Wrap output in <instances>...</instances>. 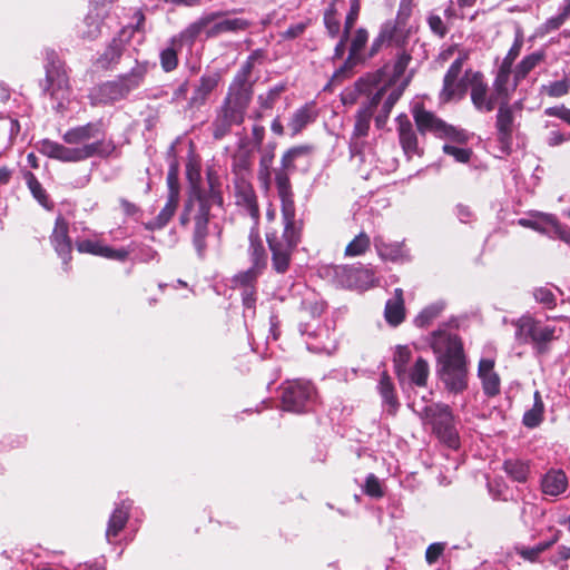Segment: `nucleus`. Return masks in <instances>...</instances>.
Wrapping results in <instances>:
<instances>
[{
    "label": "nucleus",
    "mask_w": 570,
    "mask_h": 570,
    "mask_svg": "<svg viewBox=\"0 0 570 570\" xmlns=\"http://www.w3.org/2000/svg\"><path fill=\"white\" fill-rule=\"evenodd\" d=\"M316 118L317 110L314 102L305 104L296 109L288 121V128L292 135L295 136L299 134L306 126L314 122Z\"/></svg>",
    "instance_id": "bb28decb"
},
{
    "label": "nucleus",
    "mask_w": 570,
    "mask_h": 570,
    "mask_svg": "<svg viewBox=\"0 0 570 570\" xmlns=\"http://www.w3.org/2000/svg\"><path fill=\"white\" fill-rule=\"evenodd\" d=\"M513 127V106H510L509 100H502L498 107L495 128L498 132V140L503 146L508 147L511 145Z\"/></svg>",
    "instance_id": "6ab92c4d"
},
{
    "label": "nucleus",
    "mask_w": 570,
    "mask_h": 570,
    "mask_svg": "<svg viewBox=\"0 0 570 570\" xmlns=\"http://www.w3.org/2000/svg\"><path fill=\"white\" fill-rule=\"evenodd\" d=\"M560 539V531H556L552 537L543 542H539L533 547H520L517 548L518 554L527 561L535 562L538 561L540 554L552 547Z\"/></svg>",
    "instance_id": "79ce46f5"
},
{
    "label": "nucleus",
    "mask_w": 570,
    "mask_h": 570,
    "mask_svg": "<svg viewBox=\"0 0 570 570\" xmlns=\"http://www.w3.org/2000/svg\"><path fill=\"white\" fill-rule=\"evenodd\" d=\"M350 2H351L350 12L347 13L346 19H345V32L346 33H348L350 30L355 24L358 13H360V9H361V0H350Z\"/></svg>",
    "instance_id": "338daca9"
},
{
    "label": "nucleus",
    "mask_w": 570,
    "mask_h": 570,
    "mask_svg": "<svg viewBox=\"0 0 570 570\" xmlns=\"http://www.w3.org/2000/svg\"><path fill=\"white\" fill-rule=\"evenodd\" d=\"M285 86L284 85H276L275 87L271 88L267 92L261 94L257 97V102L259 105V108L262 110H268L272 109L275 105V102L278 100L281 94L284 91Z\"/></svg>",
    "instance_id": "3c124183"
},
{
    "label": "nucleus",
    "mask_w": 570,
    "mask_h": 570,
    "mask_svg": "<svg viewBox=\"0 0 570 570\" xmlns=\"http://www.w3.org/2000/svg\"><path fill=\"white\" fill-rule=\"evenodd\" d=\"M478 375L482 381L483 391L488 396H494L500 393V377L494 372L493 358L480 360Z\"/></svg>",
    "instance_id": "b1692460"
},
{
    "label": "nucleus",
    "mask_w": 570,
    "mask_h": 570,
    "mask_svg": "<svg viewBox=\"0 0 570 570\" xmlns=\"http://www.w3.org/2000/svg\"><path fill=\"white\" fill-rule=\"evenodd\" d=\"M411 0H401L395 20L386 21L381 28V40H387V45L403 47L411 33L409 18L411 16Z\"/></svg>",
    "instance_id": "2eb2a0df"
},
{
    "label": "nucleus",
    "mask_w": 570,
    "mask_h": 570,
    "mask_svg": "<svg viewBox=\"0 0 570 570\" xmlns=\"http://www.w3.org/2000/svg\"><path fill=\"white\" fill-rule=\"evenodd\" d=\"M129 503L121 502L111 513L106 530V538L108 541H110L111 538L117 537L125 528L129 517Z\"/></svg>",
    "instance_id": "473e14b6"
},
{
    "label": "nucleus",
    "mask_w": 570,
    "mask_h": 570,
    "mask_svg": "<svg viewBox=\"0 0 570 570\" xmlns=\"http://www.w3.org/2000/svg\"><path fill=\"white\" fill-rule=\"evenodd\" d=\"M312 151L313 148L308 145L292 147L282 156L281 166L293 173L297 168V161L307 159Z\"/></svg>",
    "instance_id": "a19ab883"
},
{
    "label": "nucleus",
    "mask_w": 570,
    "mask_h": 570,
    "mask_svg": "<svg viewBox=\"0 0 570 570\" xmlns=\"http://www.w3.org/2000/svg\"><path fill=\"white\" fill-rule=\"evenodd\" d=\"M511 72L497 70L492 87L497 95L502 97V100H509L511 94L517 89L520 80H515V73L511 78Z\"/></svg>",
    "instance_id": "58836bf2"
},
{
    "label": "nucleus",
    "mask_w": 570,
    "mask_h": 570,
    "mask_svg": "<svg viewBox=\"0 0 570 570\" xmlns=\"http://www.w3.org/2000/svg\"><path fill=\"white\" fill-rule=\"evenodd\" d=\"M380 77V72H374L360 78L353 89L345 90L342 94V102L344 105H353L361 94L367 95L371 99L377 89L382 87Z\"/></svg>",
    "instance_id": "412c9836"
},
{
    "label": "nucleus",
    "mask_w": 570,
    "mask_h": 570,
    "mask_svg": "<svg viewBox=\"0 0 570 570\" xmlns=\"http://www.w3.org/2000/svg\"><path fill=\"white\" fill-rule=\"evenodd\" d=\"M377 390L382 397L383 407L390 414L394 415L399 409L400 403L395 394L394 384L386 372L381 374Z\"/></svg>",
    "instance_id": "7c9ffc66"
},
{
    "label": "nucleus",
    "mask_w": 570,
    "mask_h": 570,
    "mask_svg": "<svg viewBox=\"0 0 570 570\" xmlns=\"http://www.w3.org/2000/svg\"><path fill=\"white\" fill-rule=\"evenodd\" d=\"M569 16H570V1H568V4L563 8L562 12H560L558 16L549 18L544 22V24H543L544 31L550 32V31L559 29L564 23V21L568 19Z\"/></svg>",
    "instance_id": "680f3d73"
},
{
    "label": "nucleus",
    "mask_w": 570,
    "mask_h": 570,
    "mask_svg": "<svg viewBox=\"0 0 570 570\" xmlns=\"http://www.w3.org/2000/svg\"><path fill=\"white\" fill-rule=\"evenodd\" d=\"M148 62H136L131 70L117 79L94 87L89 92L92 106L109 105L122 100L138 89L148 72Z\"/></svg>",
    "instance_id": "20e7f679"
},
{
    "label": "nucleus",
    "mask_w": 570,
    "mask_h": 570,
    "mask_svg": "<svg viewBox=\"0 0 570 570\" xmlns=\"http://www.w3.org/2000/svg\"><path fill=\"white\" fill-rule=\"evenodd\" d=\"M274 156L273 149L264 150L259 159L258 179L265 187H268L271 183Z\"/></svg>",
    "instance_id": "09e8293b"
},
{
    "label": "nucleus",
    "mask_w": 570,
    "mask_h": 570,
    "mask_svg": "<svg viewBox=\"0 0 570 570\" xmlns=\"http://www.w3.org/2000/svg\"><path fill=\"white\" fill-rule=\"evenodd\" d=\"M315 391L307 381H289L283 387L282 403L285 411L301 413L308 410L314 401Z\"/></svg>",
    "instance_id": "dca6fc26"
},
{
    "label": "nucleus",
    "mask_w": 570,
    "mask_h": 570,
    "mask_svg": "<svg viewBox=\"0 0 570 570\" xmlns=\"http://www.w3.org/2000/svg\"><path fill=\"white\" fill-rule=\"evenodd\" d=\"M544 115L550 117H557L567 122L568 125H570V109L563 105L546 108Z\"/></svg>",
    "instance_id": "774afa93"
},
{
    "label": "nucleus",
    "mask_w": 570,
    "mask_h": 570,
    "mask_svg": "<svg viewBox=\"0 0 570 570\" xmlns=\"http://www.w3.org/2000/svg\"><path fill=\"white\" fill-rule=\"evenodd\" d=\"M124 51V41L121 38H114L107 46L104 53L97 59L96 63L107 69L114 65H117L121 58Z\"/></svg>",
    "instance_id": "ea45409f"
},
{
    "label": "nucleus",
    "mask_w": 570,
    "mask_h": 570,
    "mask_svg": "<svg viewBox=\"0 0 570 570\" xmlns=\"http://www.w3.org/2000/svg\"><path fill=\"white\" fill-rule=\"evenodd\" d=\"M410 360V348L407 346H399L394 353L393 362L395 372L400 379L406 373V365Z\"/></svg>",
    "instance_id": "603ef678"
},
{
    "label": "nucleus",
    "mask_w": 570,
    "mask_h": 570,
    "mask_svg": "<svg viewBox=\"0 0 570 570\" xmlns=\"http://www.w3.org/2000/svg\"><path fill=\"white\" fill-rule=\"evenodd\" d=\"M504 471L518 482H524L529 474L528 463L520 460H507L503 464Z\"/></svg>",
    "instance_id": "49530a36"
},
{
    "label": "nucleus",
    "mask_w": 570,
    "mask_h": 570,
    "mask_svg": "<svg viewBox=\"0 0 570 570\" xmlns=\"http://www.w3.org/2000/svg\"><path fill=\"white\" fill-rule=\"evenodd\" d=\"M386 91V85L380 87L377 91L363 104L355 115V124L353 134L351 137V150L352 153L361 151V139L367 137L370 131L371 121L373 118L374 110L383 99V94Z\"/></svg>",
    "instance_id": "ddd939ff"
},
{
    "label": "nucleus",
    "mask_w": 570,
    "mask_h": 570,
    "mask_svg": "<svg viewBox=\"0 0 570 570\" xmlns=\"http://www.w3.org/2000/svg\"><path fill=\"white\" fill-rule=\"evenodd\" d=\"M384 316L386 322L392 326H397L403 322L405 317V306L403 291L401 288H395L394 297L386 302Z\"/></svg>",
    "instance_id": "2f4dec72"
},
{
    "label": "nucleus",
    "mask_w": 570,
    "mask_h": 570,
    "mask_svg": "<svg viewBox=\"0 0 570 570\" xmlns=\"http://www.w3.org/2000/svg\"><path fill=\"white\" fill-rule=\"evenodd\" d=\"M210 207L202 190L194 186L184 204L179 216L181 226L194 222L193 245L199 258H204L207 250V236Z\"/></svg>",
    "instance_id": "39448f33"
},
{
    "label": "nucleus",
    "mask_w": 570,
    "mask_h": 570,
    "mask_svg": "<svg viewBox=\"0 0 570 570\" xmlns=\"http://www.w3.org/2000/svg\"><path fill=\"white\" fill-rule=\"evenodd\" d=\"M248 106L232 97H225L212 122L213 137L217 140L223 139L230 132L233 126L242 125Z\"/></svg>",
    "instance_id": "9d476101"
},
{
    "label": "nucleus",
    "mask_w": 570,
    "mask_h": 570,
    "mask_svg": "<svg viewBox=\"0 0 570 570\" xmlns=\"http://www.w3.org/2000/svg\"><path fill=\"white\" fill-rule=\"evenodd\" d=\"M465 60L466 55L459 56L448 69L443 79V88L440 92V100L442 102H449L453 99H462L468 88H470L468 70L463 77H460Z\"/></svg>",
    "instance_id": "4468645a"
},
{
    "label": "nucleus",
    "mask_w": 570,
    "mask_h": 570,
    "mask_svg": "<svg viewBox=\"0 0 570 570\" xmlns=\"http://www.w3.org/2000/svg\"><path fill=\"white\" fill-rule=\"evenodd\" d=\"M364 492L372 498H382L383 490L380 480L374 474H368L364 485Z\"/></svg>",
    "instance_id": "0e129e2a"
},
{
    "label": "nucleus",
    "mask_w": 570,
    "mask_h": 570,
    "mask_svg": "<svg viewBox=\"0 0 570 570\" xmlns=\"http://www.w3.org/2000/svg\"><path fill=\"white\" fill-rule=\"evenodd\" d=\"M411 407L420 416L424 424L432 426L439 440L451 449L459 446V433L454 416L449 405L441 403L424 404L413 402Z\"/></svg>",
    "instance_id": "423d86ee"
},
{
    "label": "nucleus",
    "mask_w": 570,
    "mask_h": 570,
    "mask_svg": "<svg viewBox=\"0 0 570 570\" xmlns=\"http://www.w3.org/2000/svg\"><path fill=\"white\" fill-rule=\"evenodd\" d=\"M374 246L383 259L392 262L409 259V250L403 243H386L382 237H375Z\"/></svg>",
    "instance_id": "c756f323"
},
{
    "label": "nucleus",
    "mask_w": 570,
    "mask_h": 570,
    "mask_svg": "<svg viewBox=\"0 0 570 570\" xmlns=\"http://www.w3.org/2000/svg\"><path fill=\"white\" fill-rule=\"evenodd\" d=\"M411 60V56L405 52L404 50L397 53L396 61L393 66V73L390 77H386V68L384 70H379L381 77V86L386 85V88H393L397 87L396 82L400 80V78L403 76L405 69L407 68V65Z\"/></svg>",
    "instance_id": "e433bc0d"
},
{
    "label": "nucleus",
    "mask_w": 570,
    "mask_h": 570,
    "mask_svg": "<svg viewBox=\"0 0 570 570\" xmlns=\"http://www.w3.org/2000/svg\"><path fill=\"white\" fill-rule=\"evenodd\" d=\"M248 252H249L252 265L257 266L263 269L266 265V253H265L263 243H262L257 232H255V230H252L249 234Z\"/></svg>",
    "instance_id": "c03bdc74"
},
{
    "label": "nucleus",
    "mask_w": 570,
    "mask_h": 570,
    "mask_svg": "<svg viewBox=\"0 0 570 570\" xmlns=\"http://www.w3.org/2000/svg\"><path fill=\"white\" fill-rule=\"evenodd\" d=\"M533 297L538 303L544 305L547 308H553L556 306V296L549 287L542 286L534 288Z\"/></svg>",
    "instance_id": "052dcab7"
},
{
    "label": "nucleus",
    "mask_w": 570,
    "mask_h": 570,
    "mask_svg": "<svg viewBox=\"0 0 570 570\" xmlns=\"http://www.w3.org/2000/svg\"><path fill=\"white\" fill-rule=\"evenodd\" d=\"M405 85L406 83L403 82L401 85H397V87H387V90L383 94V98L385 96L386 98L383 102L380 114L375 117L376 127L382 128L385 125L392 108L402 96Z\"/></svg>",
    "instance_id": "72a5a7b5"
},
{
    "label": "nucleus",
    "mask_w": 570,
    "mask_h": 570,
    "mask_svg": "<svg viewBox=\"0 0 570 570\" xmlns=\"http://www.w3.org/2000/svg\"><path fill=\"white\" fill-rule=\"evenodd\" d=\"M568 488V478L561 470L548 471L541 480V490L546 495L558 497Z\"/></svg>",
    "instance_id": "c85d7f7f"
},
{
    "label": "nucleus",
    "mask_w": 570,
    "mask_h": 570,
    "mask_svg": "<svg viewBox=\"0 0 570 570\" xmlns=\"http://www.w3.org/2000/svg\"><path fill=\"white\" fill-rule=\"evenodd\" d=\"M292 171L285 169L284 167L279 166L275 170V183L277 187L278 194L286 195V193H291V183H289V175Z\"/></svg>",
    "instance_id": "13d9d810"
},
{
    "label": "nucleus",
    "mask_w": 570,
    "mask_h": 570,
    "mask_svg": "<svg viewBox=\"0 0 570 570\" xmlns=\"http://www.w3.org/2000/svg\"><path fill=\"white\" fill-rule=\"evenodd\" d=\"M533 405L532 407L527 411L523 415V424L528 428H535L538 426L543 417L544 412V404L541 399L540 392L535 391L533 395Z\"/></svg>",
    "instance_id": "a18cd8bd"
},
{
    "label": "nucleus",
    "mask_w": 570,
    "mask_h": 570,
    "mask_svg": "<svg viewBox=\"0 0 570 570\" xmlns=\"http://www.w3.org/2000/svg\"><path fill=\"white\" fill-rule=\"evenodd\" d=\"M443 151L452 156L459 163H468L472 154L469 148L456 147L450 144L443 146Z\"/></svg>",
    "instance_id": "e2e57ef3"
},
{
    "label": "nucleus",
    "mask_w": 570,
    "mask_h": 570,
    "mask_svg": "<svg viewBox=\"0 0 570 570\" xmlns=\"http://www.w3.org/2000/svg\"><path fill=\"white\" fill-rule=\"evenodd\" d=\"M333 274L336 285L344 288L365 289L372 283V274L367 269L335 266Z\"/></svg>",
    "instance_id": "f3484780"
},
{
    "label": "nucleus",
    "mask_w": 570,
    "mask_h": 570,
    "mask_svg": "<svg viewBox=\"0 0 570 570\" xmlns=\"http://www.w3.org/2000/svg\"><path fill=\"white\" fill-rule=\"evenodd\" d=\"M261 271L262 268L252 265L247 271L235 275L233 282L236 286H242L248 289L249 287H253V284L259 275Z\"/></svg>",
    "instance_id": "5fc2aeb1"
},
{
    "label": "nucleus",
    "mask_w": 570,
    "mask_h": 570,
    "mask_svg": "<svg viewBox=\"0 0 570 570\" xmlns=\"http://www.w3.org/2000/svg\"><path fill=\"white\" fill-rule=\"evenodd\" d=\"M282 202V215L284 232L281 237L277 235H267V242L272 252L273 267L277 273H285L289 266L292 252L301 239L299 228L295 222V205L293 194H278Z\"/></svg>",
    "instance_id": "7ed1b4c3"
},
{
    "label": "nucleus",
    "mask_w": 570,
    "mask_h": 570,
    "mask_svg": "<svg viewBox=\"0 0 570 570\" xmlns=\"http://www.w3.org/2000/svg\"><path fill=\"white\" fill-rule=\"evenodd\" d=\"M160 65L164 71L170 72L178 66L177 51L174 48H166L160 52Z\"/></svg>",
    "instance_id": "bf43d9fd"
},
{
    "label": "nucleus",
    "mask_w": 570,
    "mask_h": 570,
    "mask_svg": "<svg viewBox=\"0 0 570 570\" xmlns=\"http://www.w3.org/2000/svg\"><path fill=\"white\" fill-rule=\"evenodd\" d=\"M62 140L69 146L42 139L36 147L40 154L63 163H78L95 156L107 157L116 149L112 140L104 138L101 121L72 127L62 135Z\"/></svg>",
    "instance_id": "f257e3e1"
},
{
    "label": "nucleus",
    "mask_w": 570,
    "mask_h": 570,
    "mask_svg": "<svg viewBox=\"0 0 570 570\" xmlns=\"http://www.w3.org/2000/svg\"><path fill=\"white\" fill-rule=\"evenodd\" d=\"M432 347L439 354L441 380L454 393L466 387V367L463 347L458 335L445 331L433 333Z\"/></svg>",
    "instance_id": "f03ea898"
},
{
    "label": "nucleus",
    "mask_w": 570,
    "mask_h": 570,
    "mask_svg": "<svg viewBox=\"0 0 570 570\" xmlns=\"http://www.w3.org/2000/svg\"><path fill=\"white\" fill-rule=\"evenodd\" d=\"M223 16L220 11L203 14L184 30L183 38L194 41L203 32L207 38H214L222 33L245 30L249 26L248 21L240 18L217 21Z\"/></svg>",
    "instance_id": "0eeeda50"
},
{
    "label": "nucleus",
    "mask_w": 570,
    "mask_h": 570,
    "mask_svg": "<svg viewBox=\"0 0 570 570\" xmlns=\"http://www.w3.org/2000/svg\"><path fill=\"white\" fill-rule=\"evenodd\" d=\"M444 309L443 302H436L425 307L414 320L417 327H426L435 320Z\"/></svg>",
    "instance_id": "de8ad7c7"
},
{
    "label": "nucleus",
    "mask_w": 570,
    "mask_h": 570,
    "mask_svg": "<svg viewBox=\"0 0 570 570\" xmlns=\"http://www.w3.org/2000/svg\"><path fill=\"white\" fill-rule=\"evenodd\" d=\"M368 39V33L365 29H358L352 40L350 55L345 60L344 65L340 67L333 75V81L342 80L347 78L354 66L357 63L360 59V52L366 45Z\"/></svg>",
    "instance_id": "aec40b11"
},
{
    "label": "nucleus",
    "mask_w": 570,
    "mask_h": 570,
    "mask_svg": "<svg viewBox=\"0 0 570 570\" xmlns=\"http://www.w3.org/2000/svg\"><path fill=\"white\" fill-rule=\"evenodd\" d=\"M557 217L552 214L535 212L528 218H520L518 224L522 227L531 228L543 235L552 237V228L556 225Z\"/></svg>",
    "instance_id": "a878e982"
},
{
    "label": "nucleus",
    "mask_w": 570,
    "mask_h": 570,
    "mask_svg": "<svg viewBox=\"0 0 570 570\" xmlns=\"http://www.w3.org/2000/svg\"><path fill=\"white\" fill-rule=\"evenodd\" d=\"M51 245L67 267L71 259V240L68 236V223L62 216L56 219L55 228L50 236Z\"/></svg>",
    "instance_id": "a211bd4d"
},
{
    "label": "nucleus",
    "mask_w": 570,
    "mask_h": 570,
    "mask_svg": "<svg viewBox=\"0 0 570 570\" xmlns=\"http://www.w3.org/2000/svg\"><path fill=\"white\" fill-rule=\"evenodd\" d=\"M219 80L218 72L203 75L194 90L191 102L196 105L204 104L210 92L218 86Z\"/></svg>",
    "instance_id": "c9c22d12"
},
{
    "label": "nucleus",
    "mask_w": 570,
    "mask_h": 570,
    "mask_svg": "<svg viewBox=\"0 0 570 570\" xmlns=\"http://www.w3.org/2000/svg\"><path fill=\"white\" fill-rule=\"evenodd\" d=\"M413 114L417 129L422 134L432 132L439 138L449 139L454 142H465L468 140L465 131L448 125L431 111L416 108Z\"/></svg>",
    "instance_id": "9b49d317"
},
{
    "label": "nucleus",
    "mask_w": 570,
    "mask_h": 570,
    "mask_svg": "<svg viewBox=\"0 0 570 570\" xmlns=\"http://www.w3.org/2000/svg\"><path fill=\"white\" fill-rule=\"evenodd\" d=\"M46 80V90L56 101L52 108L57 112H63L69 102V80L65 66L55 51L47 52Z\"/></svg>",
    "instance_id": "6e6552de"
},
{
    "label": "nucleus",
    "mask_w": 570,
    "mask_h": 570,
    "mask_svg": "<svg viewBox=\"0 0 570 570\" xmlns=\"http://www.w3.org/2000/svg\"><path fill=\"white\" fill-rule=\"evenodd\" d=\"M235 198L236 205L254 220V224H257L259 219V209L253 187L249 184L242 181L236 187Z\"/></svg>",
    "instance_id": "5701e85b"
},
{
    "label": "nucleus",
    "mask_w": 570,
    "mask_h": 570,
    "mask_svg": "<svg viewBox=\"0 0 570 570\" xmlns=\"http://www.w3.org/2000/svg\"><path fill=\"white\" fill-rule=\"evenodd\" d=\"M429 364L422 357H419L410 370V380L417 386H424L429 377Z\"/></svg>",
    "instance_id": "8fccbe9b"
},
{
    "label": "nucleus",
    "mask_w": 570,
    "mask_h": 570,
    "mask_svg": "<svg viewBox=\"0 0 570 570\" xmlns=\"http://www.w3.org/2000/svg\"><path fill=\"white\" fill-rule=\"evenodd\" d=\"M370 246V238L365 233H360L345 248V255L358 256L365 253Z\"/></svg>",
    "instance_id": "864d4df0"
},
{
    "label": "nucleus",
    "mask_w": 570,
    "mask_h": 570,
    "mask_svg": "<svg viewBox=\"0 0 570 570\" xmlns=\"http://www.w3.org/2000/svg\"><path fill=\"white\" fill-rule=\"evenodd\" d=\"M178 205L179 197L177 196L176 191L173 190L171 193H168L165 206L154 219L145 224V227L149 230L164 228L175 215Z\"/></svg>",
    "instance_id": "cd10ccee"
},
{
    "label": "nucleus",
    "mask_w": 570,
    "mask_h": 570,
    "mask_svg": "<svg viewBox=\"0 0 570 570\" xmlns=\"http://www.w3.org/2000/svg\"><path fill=\"white\" fill-rule=\"evenodd\" d=\"M515 337L522 342H531L539 353L547 350V345L558 337L557 327L530 315L521 316L515 323Z\"/></svg>",
    "instance_id": "1a4fd4ad"
},
{
    "label": "nucleus",
    "mask_w": 570,
    "mask_h": 570,
    "mask_svg": "<svg viewBox=\"0 0 570 570\" xmlns=\"http://www.w3.org/2000/svg\"><path fill=\"white\" fill-rule=\"evenodd\" d=\"M569 89L570 83L566 79L557 80L541 87V91L552 98H559L567 95Z\"/></svg>",
    "instance_id": "4d7b16f0"
},
{
    "label": "nucleus",
    "mask_w": 570,
    "mask_h": 570,
    "mask_svg": "<svg viewBox=\"0 0 570 570\" xmlns=\"http://www.w3.org/2000/svg\"><path fill=\"white\" fill-rule=\"evenodd\" d=\"M102 17L97 11H90L79 27L78 33L81 39L92 41L101 33Z\"/></svg>",
    "instance_id": "4c0bfd02"
},
{
    "label": "nucleus",
    "mask_w": 570,
    "mask_h": 570,
    "mask_svg": "<svg viewBox=\"0 0 570 570\" xmlns=\"http://www.w3.org/2000/svg\"><path fill=\"white\" fill-rule=\"evenodd\" d=\"M400 144L410 157L419 153L417 137L406 115L396 118Z\"/></svg>",
    "instance_id": "393cba45"
},
{
    "label": "nucleus",
    "mask_w": 570,
    "mask_h": 570,
    "mask_svg": "<svg viewBox=\"0 0 570 570\" xmlns=\"http://www.w3.org/2000/svg\"><path fill=\"white\" fill-rule=\"evenodd\" d=\"M252 94L253 90L249 77L237 72L233 82L229 86L226 97H232V99H237L242 102L249 105Z\"/></svg>",
    "instance_id": "f704fd0d"
},
{
    "label": "nucleus",
    "mask_w": 570,
    "mask_h": 570,
    "mask_svg": "<svg viewBox=\"0 0 570 570\" xmlns=\"http://www.w3.org/2000/svg\"><path fill=\"white\" fill-rule=\"evenodd\" d=\"M543 59V51H535L523 57L513 70L515 73V80L521 81L524 79Z\"/></svg>",
    "instance_id": "37998d69"
},
{
    "label": "nucleus",
    "mask_w": 570,
    "mask_h": 570,
    "mask_svg": "<svg viewBox=\"0 0 570 570\" xmlns=\"http://www.w3.org/2000/svg\"><path fill=\"white\" fill-rule=\"evenodd\" d=\"M76 247L78 252L91 254L96 256L106 257L109 259H115L119 262H124L127 256L128 252L124 248L120 249H114L109 246L104 245L100 242L97 240H90V239H83L76 243Z\"/></svg>",
    "instance_id": "4be33fe9"
},
{
    "label": "nucleus",
    "mask_w": 570,
    "mask_h": 570,
    "mask_svg": "<svg viewBox=\"0 0 570 570\" xmlns=\"http://www.w3.org/2000/svg\"><path fill=\"white\" fill-rule=\"evenodd\" d=\"M28 187L33 195V197L43 206L48 208V197L46 190L42 188L41 184L38 181L36 176L31 173H28L27 176Z\"/></svg>",
    "instance_id": "6e6d98bb"
},
{
    "label": "nucleus",
    "mask_w": 570,
    "mask_h": 570,
    "mask_svg": "<svg viewBox=\"0 0 570 570\" xmlns=\"http://www.w3.org/2000/svg\"><path fill=\"white\" fill-rule=\"evenodd\" d=\"M468 80H470V97L475 110L482 114L492 112L502 101V97L497 95L493 89L490 91L484 80L483 73L480 71L468 70Z\"/></svg>",
    "instance_id": "f8f14e48"
},
{
    "label": "nucleus",
    "mask_w": 570,
    "mask_h": 570,
    "mask_svg": "<svg viewBox=\"0 0 570 570\" xmlns=\"http://www.w3.org/2000/svg\"><path fill=\"white\" fill-rule=\"evenodd\" d=\"M324 23L332 37L337 36L340 31V21L336 19L335 8L331 6L324 13Z\"/></svg>",
    "instance_id": "69168bd1"
}]
</instances>
